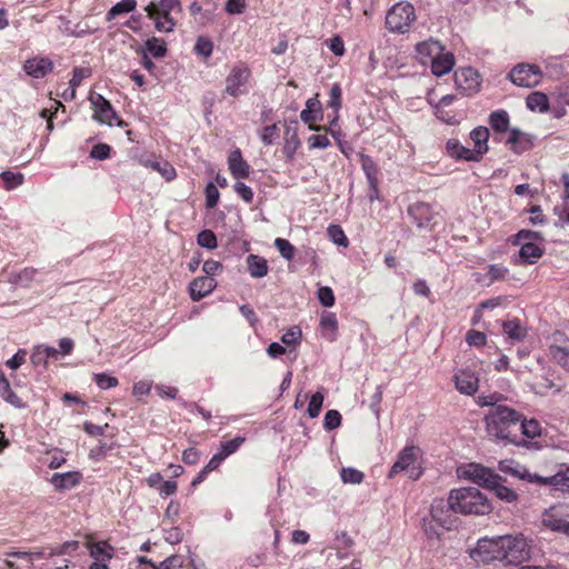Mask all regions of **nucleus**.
Masks as SVG:
<instances>
[{"instance_id":"nucleus-1","label":"nucleus","mask_w":569,"mask_h":569,"mask_svg":"<svg viewBox=\"0 0 569 569\" xmlns=\"http://www.w3.org/2000/svg\"><path fill=\"white\" fill-rule=\"evenodd\" d=\"M520 421L521 413L508 406L493 407L485 416L488 436L496 440L525 447L528 442L513 431Z\"/></svg>"},{"instance_id":"nucleus-2","label":"nucleus","mask_w":569,"mask_h":569,"mask_svg":"<svg viewBox=\"0 0 569 569\" xmlns=\"http://www.w3.org/2000/svg\"><path fill=\"white\" fill-rule=\"evenodd\" d=\"M449 505L455 512L461 515H488L492 505L482 491L475 487H462L449 492Z\"/></svg>"},{"instance_id":"nucleus-3","label":"nucleus","mask_w":569,"mask_h":569,"mask_svg":"<svg viewBox=\"0 0 569 569\" xmlns=\"http://www.w3.org/2000/svg\"><path fill=\"white\" fill-rule=\"evenodd\" d=\"M416 20L415 8L409 2H398L386 16V27L395 33H405Z\"/></svg>"},{"instance_id":"nucleus-4","label":"nucleus","mask_w":569,"mask_h":569,"mask_svg":"<svg viewBox=\"0 0 569 569\" xmlns=\"http://www.w3.org/2000/svg\"><path fill=\"white\" fill-rule=\"evenodd\" d=\"M505 550L503 561L518 565L531 557V542L522 535H506L501 545Z\"/></svg>"},{"instance_id":"nucleus-5","label":"nucleus","mask_w":569,"mask_h":569,"mask_svg":"<svg viewBox=\"0 0 569 569\" xmlns=\"http://www.w3.org/2000/svg\"><path fill=\"white\" fill-rule=\"evenodd\" d=\"M502 539L503 536L479 539L476 548L471 551V557L483 562L503 561L506 553H503L505 549L501 548Z\"/></svg>"},{"instance_id":"nucleus-6","label":"nucleus","mask_w":569,"mask_h":569,"mask_svg":"<svg viewBox=\"0 0 569 569\" xmlns=\"http://www.w3.org/2000/svg\"><path fill=\"white\" fill-rule=\"evenodd\" d=\"M250 78V69L243 62L236 63L226 78L224 93L231 97H239L247 93V83Z\"/></svg>"},{"instance_id":"nucleus-7","label":"nucleus","mask_w":569,"mask_h":569,"mask_svg":"<svg viewBox=\"0 0 569 569\" xmlns=\"http://www.w3.org/2000/svg\"><path fill=\"white\" fill-rule=\"evenodd\" d=\"M459 478L472 481L487 488L497 485L498 475L479 463H467L457 469Z\"/></svg>"},{"instance_id":"nucleus-8","label":"nucleus","mask_w":569,"mask_h":569,"mask_svg":"<svg viewBox=\"0 0 569 569\" xmlns=\"http://www.w3.org/2000/svg\"><path fill=\"white\" fill-rule=\"evenodd\" d=\"M509 79L516 86L531 88L540 83L542 72L536 64L520 63L509 72Z\"/></svg>"},{"instance_id":"nucleus-9","label":"nucleus","mask_w":569,"mask_h":569,"mask_svg":"<svg viewBox=\"0 0 569 569\" xmlns=\"http://www.w3.org/2000/svg\"><path fill=\"white\" fill-rule=\"evenodd\" d=\"M455 510L449 505V499L445 502L442 499H436L431 503L430 515L432 519L443 529L451 530L457 527L458 518Z\"/></svg>"},{"instance_id":"nucleus-10","label":"nucleus","mask_w":569,"mask_h":569,"mask_svg":"<svg viewBox=\"0 0 569 569\" xmlns=\"http://www.w3.org/2000/svg\"><path fill=\"white\" fill-rule=\"evenodd\" d=\"M455 82L457 88L463 93L471 94L478 91L480 77L471 67L460 68L455 72Z\"/></svg>"},{"instance_id":"nucleus-11","label":"nucleus","mask_w":569,"mask_h":569,"mask_svg":"<svg viewBox=\"0 0 569 569\" xmlns=\"http://www.w3.org/2000/svg\"><path fill=\"white\" fill-rule=\"evenodd\" d=\"M408 214L418 228H430L435 218L432 207L426 202H416L408 208Z\"/></svg>"},{"instance_id":"nucleus-12","label":"nucleus","mask_w":569,"mask_h":569,"mask_svg":"<svg viewBox=\"0 0 569 569\" xmlns=\"http://www.w3.org/2000/svg\"><path fill=\"white\" fill-rule=\"evenodd\" d=\"M94 114L93 118L107 124H112V121L117 119V114L112 109L110 102L106 100L101 94H96L90 98Z\"/></svg>"},{"instance_id":"nucleus-13","label":"nucleus","mask_w":569,"mask_h":569,"mask_svg":"<svg viewBox=\"0 0 569 569\" xmlns=\"http://www.w3.org/2000/svg\"><path fill=\"white\" fill-rule=\"evenodd\" d=\"M217 282L212 277H198L189 286L190 297L193 301H199L213 291Z\"/></svg>"},{"instance_id":"nucleus-14","label":"nucleus","mask_w":569,"mask_h":569,"mask_svg":"<svg viewBox=\"0 0 569 569\" xmlns=\"http://www.w3.org/2000/svg\"><path fill=\"white\" fill-rule=\"evenodd\" d=\"M478 377L469 370H461L455 375L456 388L467 396H472L478 390Z\"/></svg>"},{"instance_id":"nucleus-15","label":"nucleus","mask_w":569,"mask_h":569,"mask_svg":"<svg viewBox=\"0 0 569 569\" xmlns=\"http://www.w3.org/2000/svg\"><path fill=\"white\" fill-rule=\"evenodd\" d=\"M506 142L516 153H522L523 151L529 150L533 144L531 136L518 128L509 130V136Z\"/></svg>"},{"instance_id":"nucleus-16","label":"nucleus","mask_w":569,"mask_h":569,"mask_svg":"<svg viewBox=\"0 0 569 569\" xmlns=\"http://www.w3.org/2000/svg\"><path fill=\"white\" fill-rule=\"evenodd\" d=\"M443 46L433 39L420 42L416 47V52L419 61L422 64L430 63L438 54L441 53Z\"/></svg>"},{"instance_id":"nucleus-17","label":"nucleus","mask_w":569,"mask_h":569,"mask_svg":"<svg viewBox=\"0 0 569 569\" xmlns=\"http://www.w3.org/2000/svg\"><path fill=\"white\" fill-rule=\"evenodd\" d=\"M455 56L449 52L445 51V48L441 50V53L438 54L431 62V72L436 77H442L447 73H449L452 68L455 67Z\"/></svg>"},{"instance_id":"nucleus-18","label":"nucleus","mask_w":569,"mask_h":569,"mask_svg":"<svg viewBox=\"0 0 569 569\" xmlns=\"http://www.w3.org/2000/svg\"><path fill=\"white\" fill-rule=\"evenodd\" d=\"M144 11L147 17L154 22V28L158 32H172L177 26L176 20L170 13H166V16H161L158 13L153 7H146Z\"/></svg>"},{"instance_id":"nucleus-19","label":"nucleus","mask_w":569,"mask_h":569,"mask_svg":"<svg viewBox=\"0 0 569 569\" xmlns=\"http://www.w3.org/2000/svg\"><path fill=\"white\" fill-rule=\"evenodd\" d=\"M52 61L48 58H32L28 59L24 63L27 74L40 79L52 70Z\"/></svg>"},{"instance_id":"nucleus-20","label":"nucleus","mask_w":569,"mask_h":569,"mask_svg":"<svg viewBox=\"0 0 569 569\" xmlns=\"http://www.w3.org/2000/svg\"><path fill=\"white\" fill-rule=\"evenodd\" d=\"M229 170L233 178L244 179L250 174V166L243 160L239 149L233 150L228 158Z\"/></svg>"},{"instance_id":"nucleus-21","label":"nucleus","mask_w":569,"mask_h":569,"mask_svg":"<svg viewBox=\"0 0 569 569\" xmlns=\"http://www.w3.org/2000/svg\"><path fill=\"white\" fill-rule=\"evenodd\" d=\"M518 243L520 244L519 261H517L518 263H536L538 259L543 254V248L537 242L527 241Z\"/></svg>"},{"instance_id":"nucleus-22","label":"nucleus","mask_w":569,"mask_h":569,"mask_svg":"<svg viewBox=\"0 0 569 569\" xmlns=\"http://www.w3.org/2000/svg\"><path fill=\"white\" fill-rule=\"evenodd\" d=\"M416 461V448L415 447H406L403 448L397 461L391 467L388 477L392 478L397 473L408 470Z\"/></svg>"},{"instance_id":"nucleus-23","label":"nucleus","mask_w":569,"mask_h":569,"mask_svg":"<svg viewBox=\"0 0 569 569\" xmlns=\"http://www.w3.org/2000/svg\"><path fill=\"white\" fill-rule=\"evenodd\" d=\"M141 162L146 168H150L159 172L167 181L173 180L177 176L176 169L167 160L158 158H148L143 159Z\"/></svg>"},{"instance_id":"nucleus-24","label":"nucleus","mask_w":569,"mask_h":569,"mask_svg":"<svg viewBox=\"0 0 569 569\" xmlns=\"http://www.w3.org/2000/svg\"><path fill=\"white\" fill-rule=\"evenodd\" d=\"M0 396L1 398L18 409H23L27 407V402H24L11 388L9 380L6 376L0 372Z\"/></svg>"},{"instance_id":"nucleus-25","label":"nucleus","mask_w":569,"mask_h":569,"mask_svg":"<svg viewBox=\"0 0 569 569\" xmlns=\"http://www.w3.org/2000/svg\"><path fill=\"white\" fill-rule=\"evenodd\" d=\"M447 152L450 157L466 161H479L477 152L463 147L458 140H448L446 144Z\"/></svg>"},{"instance_id":"nucleus-26","label":"nucleus","mask_w":569,"mask_h":569,"mask_svg":"<svg viewBox=\"0 0 569 569\" xmlns=\"http://www.w3.org/2000/svg\"><path fill=\"white\" fill-rule=\"evenodd\" d=\"M470 139L475 144L473 151L477 152L480 160L482 154L488 151L489 130L486 127H477L470 132Z\"/></svg>"},{"instance_id":"nucleus-27","label":"nucleus","mask_w":569,"mask_h":569,"mask_svg":"<svg viewBox=\"0 0 569 569\" xmlns=\"http://www.w3.org/2000/svg\"><path fill=\"white\" fill-rule=\"evenodd\" d=\"M502 331L508 340L512 342L522 341L527 336V329L520 323L518 319L503 321Z\"/></svg>"},{"instance_id":"nucleus-28","label":"nucleus","mask_w":569,"mask_h":569,"mask_svg":"<svg viewBox=\"0 0 569 569\" xmlns=\"http://www.w3.org/2000/svg\"><path fill=\"white\" fill-rule=\"evenodd\" d=\"M247 267L252 278H263L269 271L267 260L257 254H249L247 257Z\"/></svg>"},{"instance_id":"nucleus-29","label":"nucleus","mask_w":569,"mask_h":569,"mask_svg":"<svg viewBox=\"0 0 569 569\" xmlns=\"http://www.w3.org/2000/svg\"><path fill=\"white\" fill-rule=\"evenodd\" d=\"M80 481L78 472L54 473L51 478V483L56 489L67 490L77 486Z\"/></svg>"},{"instance_id":"nucleus-30","label":"nucleus","mask_w":569,"mask_h":569,"mask_svg":"<svg viewBox=\"0 0 569 569\" xmlns=\"http://www.w3.org/2000/svg\"><path fill=\"white\" fill-rule=\"evenodd\" d=\"M321 104L317 98H310L306 102V108L301 111L300 118L305 123L311 124L321 117Z\"/></svg>"},{"instance_id":"nucleus-31","label":"nucleus","mask_w":569,"mask_h":569,"mask_svg":"<svg viewBox=\"0 0 569 569\" xmlns=\"http://www.w3.org/2000/svg\"><path fill=\"white\" fill-rule=\"evenodd\" d=\"M320 327L323 330V336L330 340H336L338 330V320L333 312H323L320 318Z\"/></svg>"},{"instance_id":"nucleus-32","label":"nucleus","mask_w":569,"mask_h":569,"mask_svg":"<svg viewBox=\"0 0 569 569\" xmlns=\"http://www.w3.org/2000/svg\"><path fill=\"white\" fill-rule=\"evenodd\" d=\"M90 556L96 559L94 562L107 563L113 557V548L106 541H99L91 546Z\"/></svg>"},{"instance_id":"nucleus-33","label":"nucleus","mask_w":569,"mask_h":569,"mask_svg":"<svg viewBox=\"0 0 569 569\" xmlns=\"http://www.w3.org/2000/svg\"><path fill=\"white\" fill-rule=\"evenodd\" d=\"M509 123L510 118L506 110H496L489 116V124L498 133L509 131Z\"/></svg>"},{"instance_id":"nucleus-34","label":"nucleus","mask_w":569,"mask_h":569,"mask_svg":"<svg viewBox=\"0 0 569 569\" xmlns=\"http://www.w3.org/2000/svg\"><path fill=\"white\" fill-rule=\"evenodd\" d=\"M526 104L531 111L546 112L549 108V99L543 92L535 91L527 97Z\"/></svg>"},{"instance_id":"nucleus-35","label":"nucleus","mask_w":569,"mask_h":569,"mask_svg":"<svg viewBox=\"0 0 569 569\" xmlns=\"http://www.w3.org/2000/svg\"><path fill=\"white\" fill-rule=\"evenodd\" d=\"M153 58H163L167 53V43L157 37L149 38L144 43V51Z\"/></svg>"},{"instance_id":"nucleus-36","label":"nucleus","mask_w":569,"mask_h":569,"mask_svg":"<svg viewBox=\"0 0 569 569\" xmlns=\"http://www.w3.org/2000/svg\"><path fill=\"white\" fill-rule=\"evenodd\" d=\"M137 7V0H121L107 12V21L113 20L117 16L132 12Z\"/></svg>"},{"instance_id":"nucleus-37","label":"nucleus","mask_w":569,"mask_h":569,"mask_svg":"<svg viewBox=\"0 0 569 569\" xmlns=\"http://www.w3.org/2000/svg\"><path fill=\"white\" fill-rule=\"evenodd\" d=\"M147 7H153L161 16L171 14L176 10L181 11L179 0H151Z\"/></svg>"},{"instance_id":"nucleus-38","label":"nucleus","mask_w":569,"mask_h":569,"mask_svg":"<svg viewBox=\"0 0 569 569\" xmlns=\"http://www.w3.org/2000/svg\"><path fill=\"white\" fill-rule=\"evenodd\" d=\"M518 425L521 430V435L527 439H535L541 435L540 423L536 419L527 420L521 416V421Z\"/></svg>"},{"instance_id":"nucleus-39","label":"nucleus","mask_w":569,"mask_h":569,"mask_svg":"<svg viewBox=\"0 0 569 569\" xmlns=\"http://www.w3.org/2000/svg\"><path fill=\"white\" fill-rule=\"evenodd\" d=\"M565 523L566 520L557 516L553 508L542 515V525L552 531L561 532Z\"/></svg>"},{"instance_id":"nucleus-40","label":"nucleus","mask_w":569,"mask_h":569,"mask_svg":"<svg viewBox=\"0 0 569 569\" xmlns=\"http://www.w3.org/2000/svg\"><path fill=\"white\" fill-rule=\"evenodd\" d=\"M341 94H342V92H341L340 84L333 83L330 88V92H329L330 99L328 101V107L333 109V111H335V116L331 120V124L338 123V110L341 107Z\"/></svg>"},{"instance_id":"nucleus-41","label":"nucleus","mask_w":569,"mask_h":569,"mask_svg":"<svg viewBox=\"0 0 569 569\" xmlns=\"http://www.w3.org/2000/svg\"><path fill=\"white\" fill-rule=\"evenodd\" d=\"M36 270L31 268H26L19 272H10L9 273V282L18 286H28L36 276Z\"/></svg>"},{"instance_id":"nucleus-42","label":"nucleus","mask_w":569,"mask_h":569,"mask_svg":"<svg viewBox=\"0 0 569 569\" xmlns=\"http://www.w3.org/2000/svg\"><path fill=\"white\" fill-rule=\"evenodd\" d=\"M548 486H551L556 489L563 490L565 488H569V467L559 470L557 473L548 477Z\"/></svg>"},{"instance_id":"nucleus-43","label":"nucleus","mask_w":569,"mask_h":569,"mask_svg":"<svg viewBox=\"0 0 569 569\" xmlns=\"http://www.w3.org/2000/svg\"><path fill=\"white\" fill-rule=\"evenodd\" d=\"M8 556L27 560L28 568H30L33 565V559L34 558L50 557L49 556V548H43V549L34 551V552L10 551V552H8Z\"/></svg>"},{"instance_id":"nucleus-44","label":"nucleus","mask_w":569,"mask_h":569,"mask_svg":"<svg viewBox=\"0 0 569 569\" xmlns=\"http://www.w3.org/2000/svg\"><path fill=\"white\" fill-rule=\"evenodd\" d=\"M0 179L3 181L4 189L12 190L22 184L24 177L21 172L3 171Z\"/></svg>"},{"instance_id":"nucleus-45","label":"nucleus","mask_w":569,"mask_h":569,"mask_svg":"<svg viewBox=\"0 0 569 569\" xmlns=\"http://www.w3.org/2000/svg\"><path fill=\"white\" fill-rule=\"evenodd\" d=\"M499 480L500 479H497V485H491V487H490L491 489L495 490L496 496L500 500H503L506 502L516 501L518 499V493L515 490L499 483Z\"/></svg>"},{"instance_id":"nucleus-46","label":"nucleus","mask_w":569,"mask_h":569,"mask_svg":"<svg viewBox=\"0 0 569 569\" xmlns=\"http://www.w3.org/2000/svg\"><path fill=\"white\" fill-rule=\"evenodd\" d=\"M274 247L281 254V257L288 261L292 260L295 257L296 248L283 238H277L274 240Z\"/></svg>"},{"instance_id":"nucleus-47","label":"nucleus","mask_w":569,"mask_h":569,"mask_svg":"<svg viewBox=\"0 0 569 569\" xmlns=\"http://www.w3.org/2000/svg\"><path fill=\"white\" fill-rule=\"evenodd\" d=\"M508 273H509L508 268L502 264H489L488 271H487V277L489 279L488 284H491L495 281L506 279Z\"/></svg>"},{"instance_id":"nucleus-48","label":"nucleus","mask_w":569,"mask_h":569,"mask_svg":"<svg viewBox=\"0 0 569 569\" xmlns=\"http://www.w3.org/2000/svg\"><path fill=\"white\" fill-rule=\"evenodd\" d=\"M243 442H244V438L240 437V436H238L231 440L223 441L220 445L219 452L224 458H227L230 455H232L233 452H236Z\"/></svg>"},{"instance_id":"nucleus-49","label":"nucleus","mask_w":569,"mask_h":569,"mask_svg":"<svg viewBox=\"0 0 569 569\" xmlns=\"http://www.w3.org/2000/svg\"><path fill=\"white\" fill-rule=\"evenodd\" d=\"M93 381L102 390H108L119 385V380L116 377L109 376L104 372L94 373Z\"/></svg>"},{"instance_id":"nucleus-50","label":"nucleus","mask_w":569,"mask_h":569,"mask_svg":"<svg viewBox=\"0 0 569 569\" xmlns=\"http://www.w3.org/2000/svg\"><path fill=\"white\" fill-rule=\"evenodd\" d=\"M340 476H341V480L345 483L358 485V483H361L363 480V473L360 470H358L356 468H350V467L342 468Z\"/></svg>"},{"instance_id":"nucleus-51","label":"nucleus","mask_w":569,"mask_h":569,"mask_svg":"<svg viewBox=\"0 0 569 569\" xmlns=\"http://www.w3.org/2000/svg\"><path fill=\"white\" fill-rule=\"evenodd\" d=\"M197 242L200 247L207 248V249H214L217 248V237L211 230H202L197 236Z\"/></svg>"},{"instance_id":"nucleus-52","label":"nucleus","mask_w":569,"mask_h":569,"mask_svg":"<svg viewBox=\"0 0 569 569\" xmlns=\"http://www.w3.org/2000/svg\"><path fill=\"white\" fill-rule=\"evenodd\" d=\"M550 352H551L553 360H556L560 366H562L563 368H567L569 370L568 347H566V346L552 347Z\"/></svg>"},{"instance_id":"nucleus-53","label":"nucleus","mask_w":569,"mask_h":569,"mask_svg":"<svg viewBox=\"0 0 569 569\" xmlns=\"http://www.w3.org/2000/svg\"><path fill=\"white\" fill-rule=\"evenodd\" d=\"M328 234L333 243L338 246H348V238L346 237L343 230L340 226L331 224L328 228Z\"/></svg>"},{"instance_id":"nucleus-54","label":"nucleus","mask_w":569,"mask_h":569,"mask_svg":"<svg viewBox=\"0 0 569 569\" xmlns=\"http://www.w3.org/2000/svg\"><path fill=\"white\" fill-rule=\"evenodd\" d=\"M323 403V395L321 392H316L311 396L308 406V415L310 418H317L321 411Z\"/></svg>"},{"instance_id":"nucleus-55","label":"nucleus","mask_w":569,"mask_h":569,"mask_svg":"<svg viewBox=\"0 0 569 569\" xmlns=\"http://www.w3.org/2000/svg\"><path fill=\"white\" fill-rule=\"evenodd\" d=\"M79 547V542L78 541H67L62 545H59L57 547H50L49 548V556L52 557V556H60V555H67V553H71L73 551H76Z\"/></svg>"},{"instance_id":"nucleus-56","label":"nucleus","mask_w":569,"mask_h":569,"mask_svg":"<svg viewBox=\"0 0 569 569\" xmlns=\"http://www.w3.org/2000/svg\"><path fill=\"white\" fill-rule=\"evenodd\" d=\"M521 480H526L530 483H537L540 486H548V477H542L537 473H531L526 468L521 467L518 473V477Z\"/></svg>"},{"instance_id":"nucleus-57","label":"nucleus","mask_w":569,"mask_h":569,"mask_svg":"<svg viewBox=\"0 0 569 569\" xmlns=\"http://www.w3.org/2000/svg\"><path fill=\"white\" fill-rule=\"evenodd\" d=\"M183 558L179 555H172L161 561L158 566H153V569H181L183 567Z\"/></svg>"},{"instance_id":"nucleus-58","label":"nucleus","mask_w":569,"mask_h":569,"mask_svg":"<svg viewBox=\"0 0 569 569\" xmlns=\"http://www.w3.org/2000/svg\"><path fill=\"white\" fill-rule=\"evenodd\" d=\"M341 423V415L338 410H328L323 419V428L326 430L337 429Z\"/></svg>"},{"instance_id":"nucleus-59","label":"nucleus","mask_w":569,"mask_h":569,"mask_svg":"<svg viewBox=\"0 0 569 569\" xmlns=\"http://www.w3.org/2000/svg\"><path fill=\"white\" fill-rule=\"evenodd\" d=\"M30 360L34 367L47 368L48 359L43 350V345H38L33 348Z\"/></svg>"},{"instance_id":"nucleus-60","label":"nucleus","mask_w":569,"mask_h":569,"mask_svg":"<svg viewBox=\"0 0 569 569\" xmlns=\"http://www.w3.org/2000/svg\"><path fill=\"white\" fill-rule=\"evenodd\" d=\"M301 340V330L298 327H292L287 332H284L281 337L282 343L291 347H296L300 343Z\"/></svg>"},{"instance_id":"nucleus-61","label":"nucleus","mask_w":569,"mask_h":569,"mask_svg":"<svg viewBox=\"0 0 569 569\" xmlns=\"http://www.w3.org/2000/svg\"><path fill=\"white\" fill-rule=\"evenodd\" d=\"M194 51L198 54L208 58V57H210L212 54L213 44H212V42L209 39L203 38V37H199L197 39V42H196V46H194Z\"/></svg>"},{"instance_id":"nucleus-62","label":"nucleus","mask_w":569,"mask_h":569,"mask_svg":"<svg viewBox=\"0 0 569 569\" xmlns=\"http://www.w3.org/2000/svg\"><path fill=\"white\" fill-rule=\"evenodd\" d=\"M91 76V70L89 68L77 67L73 69L72 78L70 79L69 84L72 88H77L81 84L83 79L89 78Z\"/></svg>"},{"instance_id":"nucleus-63","label":"nucleus","mask_w":569,"mask_h":569,"mask_svg":"<svg viewBox=\"0 0 569 569\" xmlns=\"http://www.w3.org/2000/svg\"><path fill=\"white\" fill-rule=\"evenodd\" d=\"M318 299L325 307H332L335 305V295L330 287L323 286L318 289Z\"/></svg>"},{"instance_id":"nucleus-64","label":"nucleus","mask_w":569,"mask_h":569,"mask_svg":"<svg viewBox=\"0 0 569 569\" xmlns=\"http://www.w3.org/2000/svg\"><path fill=\"white\" fill-rule=\"evenodd\" d=\"M152 388V381L150 380H140L136 382L132 387V395L140 400L141 397L148 396Z\"/></svg>"}]
</instances>
